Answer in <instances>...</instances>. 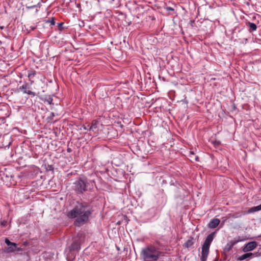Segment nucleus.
<instances>
[{
    "label": "nucleus",
    "instance_id": "22",
    "mask_svg": "<svg viewBox=\"0 0 261 261\" xmlns=\"http://www.w3.org/2000/svg\"><path fill=\"white\" fill-rule=\"evenodd\" d=\"M36 6H37V5H35L30 6H27V8L29 9H33V8L36 7Z\"/></svg>",
    "mask_w": 261,
    "mask_h": 261
},
{
    "label": "nucleus",
    "instance_id": "9",
    "mask_svg": "<svg viewBox=\"0 0 261 261\" xmlns=\"http://www.w3.org/2000/svg\"><path fill=\"white\" fill-rule=\"evenodd\" d=\"M257 253L256 252L255 253H250V252H246V253L243 254L242 255L240 256L239 257V260H243L244 259H245L247 258L251 257L252 256H257Z\"/></svg>",
    "mask_w": 261,
    "mask_h": 261
},
{
    "label": "nucleus",
    "instance_id": "4",
    "mask_svg": "<svg viewBox=\"0 0 261 261\" xmlns=\"http://www.w3.org/2000/svg\"><path fill=\"white\" fill-rule=\"evenodd\" d=\"M215 236V232H213L209 234L206 238L202 246L201 251V261H206L209 254L210 247Z\"/></svg>",
    "mask_w": 261,
    "mask_h": 261
},
{
    "label": "nucleus",
    "instance_id": "14",
    "mask_svg": "<svg viewBox=\"0 0 261 261\" xmlns=\"http://www.w3.org/2000/svg\"><path fill=\"white\" fill-rule=\"evenodd\" d=\"M261 210L260 205H257L251 207L247 212V213H252Z\"/></svg>",
    "mask_w": 261,
    "mask_h": 261
},
{
    "label": "nucleus",
    "instance_id": "20",
    "mask_svg": "<svg viewBox=\"0 0 261 261\" xmlns=\"http://www.w3.org/2000/svg\"><path fill=\"white\" fill-rule=\"evenodd\" d=\"M53 99L51 97H49L47 99H46V101L49 104L51 105L53 103Z\"/></svg>",
    "mask_w": 261,
    "mask_h": 261
},
{
    "label": "nucleus",
    "instance_id": "8",
    "mask_svg": "<svg viewBox=\"0 0 261 261\" xmlns=\"http://www.w3.org/2000/svg\"><path fill=\"white\" fill-rule=\"evenodd\" d=\"M220 220L217 218H214L211 220L208 224V227L211 228H215L220 223Z\"/></svg>",
    "mask_w": 261,
    "mask_h": 261
},
{
    "label": "nucleus",
    "instance_id": "21",
    "mask_svg": "<svg viewBox=\"0 0 261 261\" xmlns=\"http://www.w3.org/2000/svg\"><path fill=\"white\" fill-rule=\"evenodd\" d=\"M82 127L84 130L90 131L89 129L90 126L89 125H88L87 126H85L84 125H83Z\"/></svg>",
    "mask_w": 261,
    "mask_h": 261
},
{
    "label": "nucleus",
    "instance_id": "5",
    "mask_svg": "<svg viewBox=\"0 0 261 261\" xmlns=\"http://www.w3.org/2000/svg\"><path fill=\"white\" fill-rule=\"evenodd\" d=\"M257 247V243L255 241H252L247 243L243 248L244 252H248L254 250Z\"/></svg>",
    "mask_w": 261,
    "mask_h": 261
},
{
    "label": "nucleus",
    "instance_id": "28",
    "mask_svg": "<svg viewBox=\"0 0 261 261\" xmlns=\"http://www.w3.org/2000/svg\"><path fill=\"white\" fill-rule=\"evenodd\" d=\"M4 28V27H1V29H3Z\"/></svg>",
    "mask_w": 261,
    "mask_h": 261
},
{
    "label": "nucleus",
    "instance_id": "10",
    "mask_svg": "<svg viewBox=\"0 0 261 261\" xmlns=\"http://www.w3.org/2000/svg\"><path fill=\"white\" fill-rule=\"evenodd\" d=\"M246 26L249 28L248 31L250 33L253 31H255L257 29V26L254 23L248 21L246 22Z\"/></svg>",
    "mask_w": 261,
    "mask_h": 261
},
{
    "label": "nucleus",
    "instance_id": "7",
    "mask_svg": "<svg viewBox=\"0 0 261 261\" xmlns=\"http://www.w3.org/2000/svg\"><path fill=\"white\" fill-rule=\"evenodd\" d=\"M70 249L71 250H80L81 249V244L79 241L78 240H74L70 247Z\"/></svg>",
    "mask_w": 261,
    "mask_h": 261
},
{
    "label": "nucleus",
    "instance_id": "29",
    "mask_svg": "<svg viewBox=\"0 0 261 261\" xmlns=\"http://www.w3.org/2000/svg\"><path fill=\"white\" fill-rule=\"evenodd\" d=\"M260 207H261V204H260Z\"/></svg>",
    "mask_w": 261,
    "mask_h": 261
},
{
    "label": "nucleus",
    "instance_id": "25",
    "mask_svg": "<svg viewBox=\"0 0 261 261\" xmlns=\"http://www.w3.org/2000/svg\"><path fill=\"white\" fill-rule=\"evenodd\" d=\"M194 153L193 151H190V157H191V155H194Z\"/></svg>",
    "mask_w": 261,
    "mask_h": 261
},
{
    "label": "nucleus",
    "instance_id": "12",
    "mask_svg": "<svg viewBox=\"0 0 261 261\" xmlns=\"http://www.w3.org/2000/svg\"><path fill=\"white\" fill-rule=\"evenodd\" d=\"M36 74V71L34 70H29L28 71V77L29 79V81L31 82V84H32L34 83V81H33V79L35 77Z\"/></svg>",
    "mask_w": 261,
    "mask_h": 261
},
{
    "label": "nucleus",
    "instance_id": "15",
    "mask_svg": "<svg viewBox=\"0 0 261 261\" xmlns=\"http://www.w3.org/2000/svg\"><path fill=\"white\" fill-rule=\"evenodd\" d=\"M193 244H194L193 239V238H191L187 241V242L185 243V246L187 248H189V247H191Z\"/></svg>",
    "mask_w": 261,
    "mask_h": 261
},
{
    "label": "nucleus",
    "instance_id": "1",
    "mask_svg": "<svg viewBox=\"0 0 261 261\" xmlns=\"http://www.w3.org/2000/svg\"><path fill=\"white\" fill-rule=\"evenodd\" d=\"M92 213L91 204L87 202H77L73 208L67 213L70 219H75L74 224L81 226L89 221Z\"/></svg>",
    "mask_w": 261,
    "mask_h": 261
},
{
    "label": "nucleus",
    "instance_id": "18",
    "mask_svg": "<svg viewBox=\"0 0 261 261\" xmlns=\"http://www.w3.org/2000/svg\"><path fill=\"white\" fill-rule=\"evenodd\" d=\"M213 144L215 147H218L220 145V142L219 141H215L213 142Z\"/></svg>",
    "mask_w": 261,
    "mask_h": 261
},
{
    "label": "nucleus",
    "instance_id": "3",
    "mask_svg": "<svg viewBox=\"0 0 261 261\" xmlns=\"http://www.w3.org/2000/svg\"><path fill=\"white\" fill-rule=\"evenodd\" d=\"M94 181L88 180L86 178H80L74 182V190L77 194H83L93 188Z\"/></svg>",
    "mask_w": 261,
    "mask_h": 261
},
{
    "label": "nucleus",
    "instance_id": "17",
    "mask_svg": "<svg viewBox=\"0 0 261 261\" xmlns=\"http://www.w3.org/2000/svg\"><path fill=\"white\" fill-rule=\"evenodd\" d=\"M5 243L8 246H10L11 245H12V244L14 243H12V242H10V240L8 239H7V238L5 239Z\"/></svg>",
    "mask_w": 261,
    "mask_h": 261
},
{
    "label": "nucleus",
    "instance_id": "13",
    "mask_svg": "<svg viewBox=\"0 0 261 261\" xmlns=\"http://www.w3.org/2000/svg\"><path fill=\"white\" fill-rule=\"evenodd\" d=\"M7 249V251L8 252H13L17 249L16 244L14 243Z\"/></svg>",
    "mask_w": 261,
    "mask_h": 261
},
{
    "label": "nucleus",
    "instance_id": "26",
    "mask_svg": "<svg viewBox=\"0 0 261 261\" xmlns=\"http://www.w3.org/2000/svg\"><path fill=\"white\" fill-rule=\"evenodd\" d=\"M198 159H199L198 156H196L195 159V160L196 161H199V160H198Z\"/></svg>",
    "mask_w": 261,
    "mask_h": 261
},
{
    "label": "nucleus",
    "instance_id": "24",
    "mask_svg": "<svg viewBox=\"0 0 261 261\" xmlns=\"http://www.w3.org/2000/svg\"><path fill=\"white\" fill-rule=\"evenodd\" d=\"M67 151L68 152H71L72 151V149L70 148H68L67 149Z\"/></svg>",
    "mask_w": 261,
    "mask_h": 261
},
{
    "label": "nucleus",
    "instance_id": "27",
    "mask_svg": "<svg viewBox=\"0 0 261 261\" xmlns=\"http://www.w3.org/2000/svg\"><path fill=\"white\" fill-rule=\"evenodd\" d=\"M36 27H31L30 28L32 30H34L36 29Z\"/></svg>",
    "mask_w": 261,
    "mask_h": 261
},
{
    "label": "nucleus",
    "instance_id": "19",
    "mask_svg": "<svg viewBox=\"0 0 261 261\" xmlns=\"http://www.w3.org/2000/svg\"><path fill=\"white\" fill-rule=\"evenodd\" d=\"M51 25H54L55 24V21L54 18L52 17L50 20L48 21Z\"/></svg>",
    "mask_w": 261,
    "mask_h": 261
},
{
    "label": "nucleus",
    "instance_id": "16",
    "mask_svg": "<svg viewBox=\"0 0 261 261\" xmlns=\"http://www.w3.org/2000/svg\"><path fill=\"white\" fill-rule=\"evenodd\" d=\"M240 241L239 240L234 239L229 242L230 247H231Z\"/></svg>",
    "mask_w": 261,
    "mask_h": 261
},
{
    "label": "nucleus",
    "instance_id": "11",
    "mask_svg": "<svg viewBox=\"0 0 261 261\" xmlns=\"http://www.w3.org/2000/svg\"><path fill=\"white\" fill-rule=\"evenodd\" d=\"M98 124V122L96 120H94L92 121L91 125L89 127L90 130L92 132H95L97 129V125Z\"/></svg>",
    "mask_w": 261,
    "mask_h": 261
},
{
    "label": "nucleus",
    "instance_id": "6",
    "mask_svg": "<svg viewBox=\"0 0 261 261\" xmlns=\"http://www.w3.org/2000/svg\"><path fill=\"white\" fill-rule=\"evenodd\" d=\"M29 89H30V86H29L28 84H27V83H25L23 85L20 86L19 88V90L20 91H22V92L24 94H28L29 95H31L33 97H34L36 95L35 93L34 92L31 91V90H30Z\"/></svg>",
    "mask_w": 261,
    "mask_h": 261
},
{
    "label": "nucleus",
    "instance_id": "23",
    "mask_svg": "<svg viewBox=\"0 0 261 261\" xmlns=\"http://www.w3.org/2000/svg\"><path fill=\"white\" fill-rule=\"evenodd\" d=\"M54 116H55V114H54V113L51 112V113H50V116H49V117H48V118H49V119H52Z\"/></svg>",
    "mask_w": 261,
    "mask_h": 261
},
{
    "label": "nucleus",
    "instance_id": "2",
    "mask_svg": "<svg viewBox=\"0 0 261 261\" xmlns=\"http://www.w3.org/2000/svg\"><path fill=\"white\" fill-rule=\"evenodd\" d=\"M161 256L159 247L153 245H148L142 249L140 257L142 261H157Z\"/></svg>",
    "mask_w": 261,
    "mask_h": 261
}]
</instances>
